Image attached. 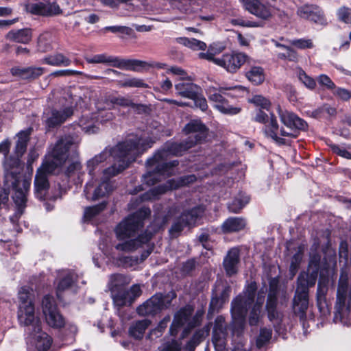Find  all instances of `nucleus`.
<instances>
[{
    "mask_svg": "<svg viewBox=\"0 0 351 351\" xmlns=\"http://www.w3.org/2000/svg\"><path fill=\"white\" fill-rule=\"evenodd\" d=\"M165 306L164 298L162 294H156L147 300L137 308L140 315L147 316L158 313Z\"/></svg>",
    "mask_w": 351,
    "mask_h": 351,
    "instance_id": "obj_27",
    "label": "nucleus"
},
{
    "mask_svg": "<svg viewBox=\"0 0 351 351\" xmlns=\"http://www.w3.org/2000/svg\"><path fill=\"white\" fill-rule=\"evenodd\" d=\"M249 202V196L241 193L228 204V208L232 213H239Z\"/></svg>",
    "mask_w": 351,
    "mask_h": 351,
    "instance_id": "obj_46",
    "label": "nucleus"
},
{
    "mask_svg": "<svg viewBox=\"0 0 351 351\" xmlns=\"http://www.w3.org/2000/svg\"><path fill=\"white\" fill-rule=\"evenodd\" d=\"M310 21L317 25L322 26H326L328 24L327 20L324 14V12L319 7H318L317 9L315 10Z\"/></svg>",
    "mask_w": 351,
    "mask_h": 351,
    "instance_id": "obj_60",
    "label": "nucleus"
},
{
    "mask_svg": "<svg viewBox=\"0 0 351 351\" xmlns=\"http://www.w3.org/2000/svg\"><path fill=\"white\" fill-rule=\"evenodd\" d=\"M272 336V330L270 328L263 327L256 338V347L257 351H265Z\"/></svg>",
    "mask_w": 351,
    "mask_h": 351,
    "instance_id": "obj_40",
    "label": "nucleus"
},
{
    "mask_svg": "<svg viewBox=\"0 0 351 351\" xmlns=\"http://www.w3.org/2000/svg\"><path fill=\"white\" fill-rule=\"evenodd\" d=\"M35 2L28 3L25 5L27 12L37 15L52 16L62 13V10L57 2L50 0H35Z\"/></svg>",
    "mask_w": 351,
    "mask_h": 351,
    "instance_id": "obj_22",
    "label": "nucleus"
},
{
    "mask_svg": "<svg viewBox=\"0 0 351 351\" xmlns=\"http://www.w3.org/2000/svg\"><path fill=\"white\" fill-rule=\"evenodd\" d=\"M278 58L280 60H289L291 62L298 61V54L295 50L291 47L286 48L283 52H279L277 53Z\"/></svg>",
    "mask_w": 351,
    "mask_h": 351,
    "instance_id": "obj_56",
    "label": "nucleus"
},
{
    "mask_svg": "<svg viewBox=\"0 0 351 351\" xmlns=\"http://www.w3.org/2000/svg\"><path fill=\"white\" fill-rule=\"evenodd\" d=\"M114 304L117 306H123L127 304L130 305L132 302L130 293L124 289L118 291L111 293Z\"/></svg>",
    "mask_w": 351,
    "mask_h": 351,
    "instance_id": "obj_44",
    "label": "nucleus"
},
{
    "mask_svg": "<svg viewBox=\"0 0 351 351\" xmlns=\"http://www.w3.org/2000/svg\"><path fill=\"white\" fill-rule=\"evenodd\" d=\"M32 36V30L27 28L12 30L6 35L8 40L23 44L28 43L31 40Z\"/></svg>",
    "mask_w": 351,
    "mask_h": 351,
    "instance_id": "obj_39",
    "label": "nucleus"
},
{
    "mask_svg": "<svg viewBox=\"0 0 351 351\" xmlns=\"http://www.w3.org/2000/svg\"><path fill=\"white\" fill-rule=\"evenodd\" d=\"M320 256L311 254L308 272H302L298 278V286L293 298V310L301 318L305 316L308 306V288L315 285L319 269Z\"/></svg>",
    "mask_w": 351,
    "mask_h": 351,
    "instance_id": "obj_6",
    "label": "nucleus"
},
{
    "mask_svg": "<svg viewBox=\"0 0 351 351\" xmlns=\"http://www.w3.org/2000/svg\"><path fill=\"white\" fill-rule=\"evenodd\" d=\"M34 293L29 287H21L18 292L17 317L20 325L25 326V332L38 331L40 319L34 306Z\"/></svg>",
    "mask_w": 351,
    "mask_h": 351,
    "instance_id": "obj_7",
    "label": "nucleus"
},
{
    "mask_svg": "<svg viewBox=\"0 0 351 351\" xmlns=\"http://www.w3.org/2000/svg\"><path fill=\"white\" fill-rule=\"evenodd\" d=\"M175 89L178 95L190 99L195 98L199 91V86L189 81L176 84Z\"/></svg>",
    "mask_w": 351,
    "mask_h": 351,
    "instance_id": "obj_30",
    "label": "nucleus"
},
{
    "mask_svg": "<svg viewBox=\"0 0 351 351\" xmlns=\"http://www.w3.org/2000/svg\"><path fill=\"white\" fill-rule=\"evenodd\" d=\"M296 75L298 80L308 89L313 90L316 87L315 80L308 75L300 67L297 69Z\"/></svg>",
    "mask_w": 351,
    "mask_h": 351,
    "instance_id": "obj_49",
    "label": "nucleus"
},
{
    "mask_svg": "<svg viewBox=\"0 0 351 351\" xmlns=\"http://www.w3.org/2000/svg\"><path fill=\"white\" fill-rule=\"evenodd\" d=\"M123 64L120 68H125L126 69L141 72L147 71L154 66V63L145 62L139 60H120Z\"/></svg>",
    "mask_w": 351,
    "mask_h": 351,
    "instance_id": "obj_37",
    "label": "nucleus"
},
{
    "mask_svg": "<svg viewBox=\"0 0 351 351\" xmlns=\"http://www.w3.org/2000/svg\"><path fill=\"white\" fill-rule=\"evenodd\" d=\"M106 100V107L108 108H110L114 104H115L123 107H131L138 112H145L148 109L147 106L134 104L130 99L123 97H112L110 101L108 99Z\"/></svg>",
    "mask_w": 351,
    "mask_h": 351,
    "instance_id": "obj_31",
    "label": "nucleus"
},
{
    "mask_svg": "<svg viewBox=\"0 0 351 351\" xmlns=\"http://www.w3.org/2000/svg\"><path fill=\"white\" fill-rule=\"evenodd\" d=\"M249 102L254 104L257 107H260L262 109L269 110L271 103L265 97L262 95H256L253 96L249 99Z\"/></svg>",
    "mask_w": 351,
    "mask_h": 351,
    "instance_id": "obj_58",
    "label": "nucleus"
},
{
    "mask_svg": "<svg viewBox=\"0 0 351 351\" xmlns=\"http://www.w3.org/2000/svg\"><path fill=\"white\" fill-rule=\"evenodd\" d=\"M278 283V280L276 278H272L270 280V289L267 296L266 310L269 319L273 322L276 331L280 333L281 328L279 325L282 320V315L276 310Z\"/></svg>",
    "mask_w": 351,
    "mask_h": 351,
    "instance_id": "obj_14",
    "label": "nucleus"
},
{
    "mask_svg": "<svg viewBox=\"0 0 351 351\" xmlns=\"http://www.w3.org/2000/svg\"><path fill=\"white\" fill-rule=\"evenodd\" d=\"M79 276L71 269H62L58 271L55 281L56 295L60 299L61 294L69 290H75L78 286Z\"/></svg>",
    "mask_w": 351,
    "mask_h": 351,
    "instance_id": "obj_21",
    "label": "nucleus"
},
{
    "mask_svg": "<svg viewBox=\"0 0 351 351\" xmlns=\"http://www.w3.org/2000/svg\"><path fill=\"white\" fill-rule=\"evenodd\" d=\"M79 126L88 134H95L99 130V121L96 114H85L79 119Z\"/></svg>",
    "mask_w": 351,
    "mask_h": 351,
    "instance_id": "obj_29",
    "label": "nucleus"
},
{
    "mask_svg": "<svg viewBox=\"0 0 351 351\" xmlns=\"http://www.w3.org/2000/svg\"><path fill=\"white\" fill-rule=\"evenodd\" d=\"M329 147L333 153L342 158L351 160V145H339L331 143Z\"/></svg>",
    "mask_w": 351,
    "mask_h": 351,
    "instance_id": "obj_50",
    "label": "nucleus"
},
{
    "mask_svg": "<svg viewBox=\"0 0 351 351\" xmlns=\"http://www.w3.org/2000/svg\"><path fill=\"white\" fill-rule=\"evenodd\" d=\"M246 226L245 220L241 217H229L221 226L224 233L239 232L244 229Z\"/></svg>",
    "mask_w": 351,
    "mask_h": 351,
    "instance_id": "obj_35",
    "label": "nucleus"
},
{
    "mask_svg": "<svg viewBox=\"0 0 351 351\" xmlns=\"http://www.w3.org/2000/svg\"><path fill=\"white\" fill-rule=\"evenodd\" d=\"M106 202H101L93 206L86 207L84 212V221L97 224L99 216L102 210L106 208Z\"/></svg>",
    "mask_w": 351,
    "mask_h": 351,
    "instance_id": "obj_34",
    "label": "nucleus"
},
{
    "mask_svg": "<svg viewBox=\"0 0 351 351\" xmlns=\"http://www.w3.org/2000/svg\"><path fill=\"white\" fill-rule=\"evenodd\" d=\"M224 85L220 86L218 88L208 87L206 90V95L210 101L213 103L214 107L220 112L228 114L234 115L239 114L241 108L237 106L230 105L225 96H227V92L225 90Z\"/></svg>",
    "mask_w": 351,
    "mask_h": 351,
    "instance_id": "obj_12",
    "label": "nucleus"
},
{
    "mask_svg": "<svg viewBox=\"0 0 351 351\" xmlns=\"http://www.w3.org/2000/svg\"><path fill=\"white\" fill-rule=\"evenodd\" d=\"M178 43L189 47L193 50H204L206 48V44L195 38H188L186 37H180L176 38Z\"/></svg>",
    "mask_w": 351,
    "mask_h": 351,
    "instance_id": "obj_47",
    "label": "nucleus"
},
{
    "mask_svg": "<svg viewBox=\"0 0 351 351\" xmlns=\"http://www.w3.org/2000/svg\"><path fill=\"white\" fill-rule=\"evenodd\" d=\"M27 334L28 340L36 349V350H29L28 351H47L50 348L52 339L42 330L41 326H39L38 331H29Z\"/></svg>",
    "mask_w": 351,
    "mask_h": 351,
    "instance_id": "obj_25",
    "label": "nucleus"
},
{
    "mask_svg": "<svg viewBox=\"0 0 351 351\" xmlns=\"http://www.w3.org/2000/svg\"><path fill=\"white\" fill-rule=\"evenodd\" d=\"M193 314V308L191 307H185L180 309L174 316V319L170 327L169 332L172 336H175L178 332V328L184 325H186L182 337L186 336L190 330L199 325L200 323V317L195 315L191 317Z\"/></svg>",
    "mask_w": 351,
    "mask_h": 351,
    "instance_id": "obj_13",
    "label": "nucleus"
},
{
    "mask_svg": "<svg viewBox=\"0 0 351 351\" xmlns=\"http://www.w3.org/2000/svg\"><path fill=\"white\" fill-rule=\"evenodd\" d=\"M249 57L242 52L226 53L215 60V64L223 68L227 72L235 73L247 61Z\"/></svg>",
    "mask_w": 351,
    "mask_h": 351,
    "instance_id": "obj_19",
    "label": "nucleus"
},
{
    "mask_svg": "<svg viewBox=\"0 0 351 351\" xmlns=\"http://www.w3.org/2000/svg\"><path fill=\"white\" fill-rule=\"evenodd\" d=\"M42 310L46 323L50 327L56 329L62 328L65 324V319L59 312L53 297L47 295L43 298Z\"/></svg>",
    "mask_w": 351,
    "mask_h": 351,
    "instance_id": "obj_16",
    "label": "nucleus"
},
{
    "mask_svg": "<svg viewBox=\"0 0 351 351\" xmlns=\"http://www.w3.org/2000/svg\"><path fill=\"white\" fill-rule=\"evenodd\" d=\"M332 93L334 95L338 97L340 99L345 101L351 99V91L343 88L335 87L332 91Z\"/></svg>",
    "mask_w": 351,
    "mask_h": 351,
    "instance_id": "obj_64",
    "label": "nucleus"
},
{
    "mask_svg": "<svg viewBox=\"0 0 351 351\" xmlns=\"http://www.w3.org/2000/svg\"><path fill=\"white\" fill-rule=\"evenodd\" d=\"M73 97L60 100L59 105L51 110L50 115L47 114V123L49 127L61 124L73 114Z\"/></svg>",
    "mask_w": 351,
    "mask_h": 351,
    "instance_id": "obj_17",
    "label": "nucleus"
},
{
    "mask_svg": "<svg viewBox=\"0 0 351 351\" xmlns=\"http://www.w3.org/2000/svg\"><path fill=\"white\" fill-rule=\"evenodd\" d=\"M77 138L67 136L60 138L46 156L42 165L38 169L34 179V194L43 200L49 187L48 175L62 166L70 156L76 154Z\"/></svg>",
    "mask_w": 351,
    "mask_h": 351,
    "instance_id": "obj_3",
    "label": "nucleus"
},
{
    "mask_svg": "<svg viewBox=\"0 0 351 351\" xmlns=\"http://www.w3.org/2000/svg\"><path fill=\"white\" fill-rule=\"evenodd\" d=\"M31 185L30 178L21 179L16 171L6 169L5 174V186L14 190L13 200L17 207L15 214L10 217V221L15 227L19 217L26 206L27 195Z\"/></svg>",
    "mask_w": 351,
    "mask_h": 351,
    "instance_id": "obj_8",
    "label": "nucleus"
},
{
    "mask_svg": "<svg viewBox=\"0 0 351 351\" xmlns=\"http://www.w3.org/2000/svg\"><path fill=\"white\" fill-rule=\"evenodd\" d=\"M121 86L123 87H143L145 88L147 85L143 82V80L139 78H129L126 79L122 82Z\"/></svg>",
    "mask_w": 351,
    "mask_h": 351,
    "instance_id": "obj_63",
    "label": "nucleus"
},
{
    "mask_svg": "<svg viewBox=\"0 0 351 351\" xmlns=\"http://www.w3.org/2000/svg\"><path fill=\"white\" fill-rule=\"evenodd\" d=\"M227 336V325L225 319L221 316L217 317L215 322L212 337L216 351H226Z\"/></svg>",
    "mask_w": 351,
    "mask_h": 351,
    "instance_id": "obj_24",
    "label": "nucleus"
},
{
    "mask_svg": "<svg viewBox=\"0 0 351 351\" xmlns=\"http://www.w3.org/2000/svg\"><path fill=\"white\" fill-rule=\"evenodd\" d=\"M317 8L315 4H305L298 8L297 14L302 19L310 21Z\"/></svg>",
    "mask_w": 351,
    "mask_h": 351,
    "instance_id": "obj_51",
    "label": "nucleus"
},
{
    "mask_svg": "<svg viewBox=\"0 0 351 351\" xmlns=\"http://www.w3.org/2000/svg\"><path fill=\"white\" fill-rule=\"evenodd\" d=\"M289 43L299 49H313L315 47V45L313 43V41L311 38H299V39H293L289 40Z\"/></svg>",
    "mask_w": 351,
    "mask_h": 351,
    "instance_id": "obj_54",
    "label": "nucleus"
},
{
    "mask_svg": "<svg viewBox=\"0 0 351 351\" xmlns=\"http://www.w3.org/2000/svg\"><path fill=\"white\" fill-rule=\"evenodd\" d=\"M243 8L250 14L263 20L271 19L277 12L269 1L263 0H239Z\"/></svg>",
    "mask_w": 351,
    "mask_h": 351,
    "instance_id": "obj_15",
    "label": "nucleus"
},
{
    "mask_svg": "<svg viewBox=\"0 0 351 351\" xmlns=\"http://www.w3.org/2000/svg\"><path fill=\"white\" fill-rule=\"evenodd\" d=\"M337 16L339 21L351 25V8L342 6L337 10Z\"/></svg>",
    "mask_w": 351,
    "mask_h": 351,
    "instance_id": "obj_57",
    "label": "nucleus"
},
{
    "mask_svg": "<svg viewBox=\"0 0 351 351\" xmlns=\"http://www.w3.org/2000/svg\"><path fill=\"white\" fill-rule=\"evenodd\" d=\"M230 23L235 26L239 25L247 27H256L260 26L258 22L244 20L243 18L232 19Z\"/></svg>",
    "mask_w": 351,
    "mask_h": 351,
    "instance_id": "obj_61",
    "label": "nucleus"
},
{
    "mask_svg": "<svg viewBox=\"0 0 351 351\" xmlns=\"http://www.w3.org/2000/svg\"><path fill=\"white\" fill-rule=\"evenodd\" d=\"M278 114L285 128H278V136L284 137L295 138L298 131L304 130L306 128V123L295 114L287 110H282L280 106L277 108Z\"/></svg>",
    "mask_w": 351,
    "mask_h": 351,
    "instance_id": "obj_11",
    "label": "nucleus"
},
{
    "mask_svg": "<svg viewBox=\"0 0 351 351\" xmlns=\"http://www.w3.org/2000/svg\"><path fill=\"white\" fill-rule=\"evenodd\" d=\"M182 348V342L180 340L171 339L164 343L159 348V351H180Z\"/></svg>",
    "mask_w": 351,
    "mask_h": 351,
    "instance_id": "obj_59",
    "label": "nucleus"
},
{
    "mask_svg": "<svg viewBox=\"0 0 351 351\" xmlns=\"http://www.w3.org/2000/svg\"><path fill=\"white\" fill-rule=\"evenodd\" d=\"M254 119L257 122L265 124L263 130L266 137L280 145L286 143L285 138L278 136V124L274 114H271L269 120L267 114L261 110H258Z\"/></svg>",
    "mask_w": 351,
    "mask_h": 351,
    "instance_id": "obj_20",
    "label": "nucleus"
},
{
    "mask_svg": "<svg viewBox=\"0 0 351 351\" xmlns=\"http://www.w3.org/2000/svg\"><path fill=\"white\" fill-rule=\"evenodd\" d=\"M245 77L254 85L262 84L265 78L264 69L258 66H252L246 73Z\"/></svg>",
    "mask_w": 351,
    "mask_h": 351,
    "instance_id": "obj_42",
    "label": "nucleus"
},
{
    "mask_svg": "<svg viewBox=\"0 0 351 351\" xmlns=\"http://www.w3.org/2000/svg\"><path fill=\"white\" fill-rule=\"evenodd\" d=\"M30 132V130H27L21 131L17 134L18 140L16 144L15 152L18 157L21 156L25 152Z\"/></svg>",
    "mask_w": 351,
    "mask_h": 351,
    "instance_id": "obj_43",
    "label": "nucleus"
},
{
    "mask_svg": "<svg viewBox=\"0 0 351 351\" xmlns=\"http://www.w3.org/2000/svg\"><path fill=\"white\" fill-rule=\"evenodd\" d=\"M210 329V324H207L197 330L186 343L185 349L188 351H193L195 348L208 335Z\"/></svg>",
    "mask_w": 351,
    "mask_h": 351,
    "instance_id": "obj_38",
    "label": "nucleus"
},
{
    "mask_svg": "<svg viewBox=\"0 0 351 351\" xmlns=\"http://www.w3.org/2000/svg\"><path fill=\"white\" fill-rule=\"evenodd\" d=\"M196 180L194 175H189L181 177L178 179H171L167 182L165 184L159 185L150 189L149 191L140 197L141 202L157 198L158 195L165 193L168 190L176 189L180 186H186L193 182Z\"/></svg>",
    "mask_w": 351,
    "mask_h": 351,
    "instance_id": "obj_18",
    "label": "nucleus"
},
{
    "mask_svg": "<svg viewBox=\"0 0 351 351\" xmlns=\"http://www.w3.org/2000/svg\"><path fill=\"white\" fill-rule=\"evenodd\" d=\"M151 228H152V226L149 228L145 234L140 235L136 239H130L115 245V250L119 252H132L138 247H143V245H146V249L141 254L140 258L134 256H125L120 254H116L114 252L112 254L109 253L108 250L106 249L108 241L107 237L104 239L102 243L99 244V249L106 256H109L112 263L116 265L125 268L136 269L153 251L154 245L149 243L153 234L152 231L149 230Z\"/></svg>",
    "mask_w": 351,
    "mask_h": 351,
    "instance_id": "obj_5",
    "label": "nucleus"
},
{
    "mask_svg": "<svg viewBox=\"0 0 351 351\" xmlns=\"http://www.w3.org/2000/svg\"><path fill=\"white\" fill-rule=\"evenodd\" d=\"M239 263V250L232 248L223 260V266L226 274L232 276L237 272Z\"/></svg>",
    "mask_w": 351,
    "mask_h": 351,
    "instance_id": "obj_28",
    "label": "nucleus"
},
{
    "mask_svg": "<svg viewBox=\"0 0 351 351\" xmlns=\"http://www.w3.org/2000/svg\"><path fill=\"white\" fill-rule=\"evenodd\" d=\"M66 175L69 178L71 179L75 184H81L84 176L81 163L77 160L72 162L67 167Z\"/></svg>",
    "mask_w": 351,
    "mask_h": 351,
    "instance_id": "obj_36",
    "label": "nucleus"
},
{
    "mask_svg": "<svg viewBox=\"0 0 351 351\" xmlns=\"http://www.w3.org/2000/svg\"><path fill=\"white\" fill-rule=\"evenodd\" d=\"M85 59L88 63L90 64H105L116 67H121L123 64V62H121L120 59L116 57L107 56L106 53L87 56Z\"/></svg>",
    "mask_w": 351,
    "mask_h": 351,
    "instance_id": "obj_32",
    "label": "nucleus"
},
{
    "mask_svg": "<svg viewBox=\"0 0 351 351\" xmlns=\"http://www.w3.org/2000/svg\"><path fill=\"white\" fill-rule=\"evenodd\" d=\"M44 63L55 66H67L71 64V60L61 53H56L45 58Z\"/></svg>",
    "mask_w": 351,
    "mask_h": 351,
    "instance_id": "obj_45",
    "label": "nucleus"
},
{
    "mask_svg": "<svg viewBox=\"0 0 351 351\" xmlns=\"http://www.w3.org/2000/svg\"><path fill=\"white\" fill-rule=\"evenodd\" d=\"M256 289V282H252L246 286L241 294L232 300L231 313L235 325L241 328L243 327L248 310H250L249 324L251 326L257 325L262 318L264 314L263 305L265 300L267 290L260 289L255 300Z\"/></svg>",
    "mask_w": 351,
    "mask_h": 351,
    "instance_id": "obj_4",
    "label": "nucleus"
},
{
    "mask_svg": "<svg viewBox=\"0 0 351 351\" xmlns=\"http://www.w3.org/2000/svg\"><path fill=\"white\" fill-rule=\"evenodd\" d=\"M170 317H165L162 321L160 322L158 326L150 331L148 335V338L153 340L154 339L160 337L164 331V330L167 328L168 323L170 322Z\"/></svg>",
    "mask_w": 351,
    "mask_h": 351,
    "instance_id": "obj_53",
    "label": "nucleus"
},
{
    "mask_svg": "<svg viewBox=\"0 0 351 351\" xmlns=\"http://www.w3.org/2000/svg\"><path fill=\"white\" fill-rule=\"evenodd\" d=\"M150 209L141 208L136 213L130 215L121 221L115 228L116 236L119 240H124L136 235L143 227V219L150 215Z\"/></svg>",
    "mask_w": 351,
    "mask_h": 351,
    "instance_id": "obj_10",
    "label": "nucleus"
},
{
    "mask_svg": "<svg viewBox=\"0 0 351 351\" xmlns=\"http://www.w3.org/2000/svg\"><path fill=\"white\" fill-rule=\"evenodd\" d=\"M130 279L128 276L120 274H114L109 276L107 287L111 293H114L124 289L125 286L130 283Z\"/></svg>",
    "mask_w": 351,
    "mask_h": 351,
    "instance_id": "obj_33",
    "label": "nucleus"
},
{
    "mask_svg": "<svg viewBox=\"0 0 351 351\" xmlns=\"http://www.w3.org/2000/svg\"><path fill=\"white\" fill-rule=\"evenodd\" d=\"M203 213L204 208L202 206H197L187 212H184L171 226L170 229L171 234L178 233L184 227L194 225Z\"/></svg>",
    "mask_w": 351,
    "mask_h": 351,
    "instance_id": "obj_23",
    "label": "nucleus"
},
{
    "mask_svg": "<svg viewBox=\"0 0 351 351\" xmlns=\"http://www.w3.org/2000/svg\"><path fill=\"white\" fill-rule=\"evenodd\" d=\"M327 291V283L325 280H320L318 282L317 291V300L319 307H321L325 303V296Z\"/></svg>",
    "mask_w": 351,
    "mask_h": 351,
    "instance_id": "obj_55",
    "label": "nucleus"
},
{
    "mask_svg": "<svg viewBox=\"0 0 351 351\" xmlns=\"http://www.w3.org/2000/svg\"><path fill=\"white\" fill-rule=\"evenodd\" d=\"M318 84L328 90H334L336 87L331 79L325 74L319 75L317 78Z\"/></svg>",
    "mask_w": 351,
    "mask_h": 351,
    "instance_id": "obj_62",
    "label": "nucleus"
},
{
    "mask_svg": "<svg viewBox=\"0 0 351 351\" xmlns=\"http://www.w3.org/2000/svg\"><path fill=\"white\" fill-rule=\"evenodd\" d=\"M154 142L151 139L138 138L136 135L131 134L116 146L106 147L100 154L87 161L86 167L89 176L93 179L99 165L112 158L114 165L104 169L102 173L105 179L115 176L127 168L139 154L151 147Z\"/></svg>",
    "mask_w": 351,
    "mask_h": 351,
    "instance_id": "obj_2",
    "label": "nucleus"
},
{
    "mask_svg": "<svg viewBox=\"0 0 351 351\" xmlns=\"http://www.w3.org/2000/svg\"><path fill=\"white\" fill-rule=\"evenodd\" d=\"M151 322L148 319H143L132 324L129 329V334L131 337L140 339L143 338L145 331L150 325Z\"/></svg>",
    "mask_w": 351,
    "mask_h": 351,
    "instance_id": "obj_41",
    "label": "nucleus"
},
{
    "mask_svg": "<svg viewBox=\"0 0 351 351\" xmlns=\"http://www.w3.org/2000/svg\"><path fill=\"white\" fill-rule=\"evenodd\" d=\"M96 108L97 112L94 114H96V119L99 121V124L112 119L113 114L109 110H106V109H109L106 107V100L104 101V106L101 101H98L96 104Z\"/></svg>",
    "mask_w": 351,
    "mask_h": 351,
    "instance_id": "obj_48",
    "label": "nucleus"
},
{
    "mask_svg": "<svg viewBox=\"0 0 351 351\" xmlns=\"http://www.w3.org/2000/svg\"><path fill=\"white\" fill-rule=\"evenodd\" d=\"M351 291L347 280H340L337 293L334 321L343 325L350 324Z\"/></svg>",
    "mask_w": 351,
    "mask_h": 351,
    "instance_id": "obj_9",
    "label": "nucleus"
},
{
    "mask_svg": "<svg viewBox=\"0 0 351 351\" xmlns=\"http://www.w3.org/2000/svg\"><path fill=\"white\" fill-rule=\"evenodd\" d=\"M225 90L227 92V97L237 98L243 97L247 93V88L241 85L227 86L224 85Z\"/></svg>",
    "mask_w": 351,
    "mask_h": 351,
    "instance_id": "obj_52",
    "label": "nucleus"
},
{
    "mask_svg": "<svg viewBox=\"0 0 351 351\" xmlns=\"http://www.w3.org/2000/svg\"><path fill=\"white\" fill-rule=\"evenodd\" d=\"M103 181L99 186L93 189L91 182H88L84 189V195L87 199L97 200L100 197H104L110 193L112 190V184L108 182L110 178H102Z\"/></svg>",
    "mask_w": 351,
    "mask_h": 351,
    "instance_id": "obj_26",
    "label": "nucleus"
},
{
    "mask_svg": "<svg viewBox=\"0 0 351 351\" xmlns=\"http://www.w3.org/2000/svg\"><path fill=\"white\" fill-rule=\"evenodd\" d=\"M184 130L189 135L187 141L171 143L167 145V149L158 151L147 160L148 171L143 176V179L148 185H153L162 178L176 173L178 162H167V157L169 155H181L184 151L191 148L193 145L204 141L208 134L206 127L200 120H191L185 125Z\"/></svg>",
    "mask_w": 351,
    "mask_h": 351,
    "instance_id": "obj_1",
    "label": "nucleus"
}]
</instances>
